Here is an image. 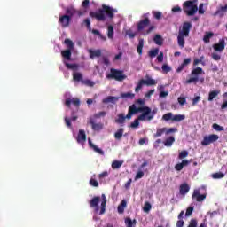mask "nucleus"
I'll return each instance as SVG.
<instances>
[{"label":"nucleus","instance_id":"f257e3e1","mask_svg":"<svg viewBox=\"0 0 227 227\" xmlns=\"http://www.w3.org/2000/svg\"><path fill=\"white\" fill-rule=\"evenodd\" d=\"M116 9L112 8L109 5L103 4L102 8L97 12H90V17L98 20L99 22H104L106 20V15L109 19H114V13H116Z\"/></svg>","mask_w":227,"mask_h":227},{"label":"nucleus","instance_id":"f03ea898","mask_svg":"<svg viewBox=\"0 0 227 227\" xmlns=\"http://www.w3.org/2000/svg\"><path fill=\"white\" fill-rule=\"evenodd\" d=\"M191 29H192V24L189 21L184 22L182 27L179 29L177 43L181 49L185 47V38H188Z\"/></svg>","mask_w":227,"mask_h":227},{"label":"nucleus","instance_id":"7ed1b4c3","mask_svg":"<svg viewBox=\"0 0 227 227\" xmlns=\"http://www.w3.org/2000/svg\"><path fill=\"white\" fill-rule=\"evenodd\" d=\"M148 15H150V13H145L143 14V18L142 20H139V22L137 23V29L139 33H141V31H143L144 29H146V27H148V29L144 30L143 35L145 36H146V35H150V33H152V31L155 30V26L151 25L150 26V18H148Z\"/></svg>","mask_w":227,"mask_h":227},{"label":"nucleus","instance_id":"20e7f679","mask_svg":"<svg viewBox=\"0 0 227 227\" xmlns=\"http://www.w3.org/2000/svg\"><path fill=\"white\" fill-rule=\"evenodd\" d=\"M183 12L187 17H193L198 13V0H188L183 4Z\"/></svg>","mask_w":227,"mask_h":227},{"label":"nucleus","instance_id":"39448f33","mask_svg":"<svg viewBox=\"0 0 227 227\" xmlns=\"http://www.w3.org/2000/svg\"><path fill=\"white\" fill-rule=\"evenodd\" d=\"M205 72L203 71V68L201 67H196L191 72L192 77L188 80H186V84H192L194 82L195 84L200 81V82H204L205 78H200V75H203Z\"/></svg>","mask_w":227,"mask_h":227},{"label":"nucleus","instance_id":"423d86ee","mask_svg":"<svg viewBox=\"0 0 227 227\" xmlns=\"http://www.w3.org/2000/svg\"><path fill=\"white\" fill-rule=\"evenodd\" d=\"M106 79H114V81L121 82V81L127 79V75H125L121 70L111 68L110 73L106 74Z\"/></svg>","mask_w":227,"mask_h":227},{"label":"nucleus","instance_id":"0eeeda50","mask_svg":"<svg viewBox=\"0 0 227 227\" xmlns=\"http://www.w3.org/2000/svg\"><path fill=\"white\" fill-rule=\"evenodd\" d=\"M64 43L67 49L61 51V56L64 59L70 61L72 59V51H74V42L70 39H65Z\"/></svg>","mask_w":227,"mask_h":227},{"label":"nucleus","instance_id":"6e6552de","mask_svg":"<svg viewBox=\"0 0 227 227\" xmlns=\"http://www.w3.org/2000/svg\"><path fill=\"white\" fill-rule=\"evenodd\" d=\"M66 13L67 17H70L72 20L73 17H82L83 15H86V10H77L74 6L67 7Z\"/></svg>","mask_w":227,"mask_h":227},{"label":"nucleus","instance_id":"1a4fd4ad","mask_svg":"<svg viewBox=\"0 0 227 227\" xmlns=\"http://www.w3.org/2000/svg\"><path fill=\"white\" fill-rule=\"evenodd\" d=\"M184 118H185V116L184 114L173 115V113H171V112H168L162 115V120L164 121H171L180 122V121H184Z\"/></svg>","mask_w":227,"mask_h":227},{"label":"nucleus","instance_id":"9d476101","mask_svg":"<svg viewBox=\"0 0 227 227\" xmlns=\"http://www.w3.org/2000/svg\"><path fill=\"white\" fill-rule=\"evenodd\" d=\"M138 111L139 113H142L138 116V120H140V121H145V120H146V118H148L152 114V108L148 106H139Z\"/></svg>","mask_w":227,"mask_h":227},{"label":"nucleus","instance_id":"9b49d317","mask_svg":"<svg viewBox=\"0 0 227 227\" xmlns=\"http://www.w3.org/2000/svg\"><path fill=\"white\" fill-rule=\"evenodd\" d=\"M219 139V136L215 134H211L209 136H205L203 140L201 141L202 146H208V145H212V143H215Z\"/></svg>","mask_w":227,"mask_h":227},{"label":"nucleus","instance_id":"f8f14e48","mask_svg":"<svg viewBox=\"0 0 227 227\" xmlns=\"http://www.w3.org/2000/svg\"><path fill=\"white\" fill-rule=\"evenodd\" d=\"M192 199L195 200V201H197L198 203H201L202 201H205V200H207V193L201 194L200 190H194L192 195Z\"/></svg>","mask_w":227,"mask_h":227},{"label":"nucleus","instance_id":"ddd939ff","mask_svg":"<svg viewBox=\"0 0 227 227\" xmlns=\"http://www.w3.org/2000/svg\"><path fill=\"white\" fill-rule=\"evenodd\" d=\"M98 203H100L99 196L93 197L92 200L89 202L90 208H94V212L96 214H98V210H100V208L98 207Z\"/></svg>","mask_w":227,"mask_h":227},{"label":"nucleus","instance_id":"4468645a","mask_svg":"<svg viewBox=\"0 0 227 227\" xmlns=\"http://www.w3.org/2000/svg\"><path fill=\"white\" fill-rule=\"evenodd\" d=\"M71 20H72L70 19V16L67 14L60 16L59 19V22L62 27H68V26H70Z\"/></svg>","mask_w":227,"mask_h":227},{"label":"nucleus","instance_id":"2eb2a0df","mask_svg":"<svg viewBox=\"0 0 227 227\" xmlns=\"http://www.w3.org/2000/svg\"><path fill=\"white\" fill-rule=\"evenodd\" d=\"M226 47V42L224 39H220L217 43L213 44V49L215 52H223V50Z\"/></svg>","mask_w":227,"mask_h":227},{"label":"nucleus","instance_id":"dca6fc26","mask_svg":"<svg viewBox=\"0 0 227 227\" xmlns=\"http://www.w3.org/2000/svg\"><path fill=\"white\" fill-rule=\"evenodd\" d=\"M227 13V4L225 5H220L219 8L214 13L215 17L223 18Z\"/></svg>","mask_w":227,"mask_h":227},{"label":"nucleus","instance_id":"f3484780","mask_svg":"<svg viewBox=\"0 0 227 227\" xmlns=\"http://www.w3.org/2000/svg\"><path fill=\"white\" fill-rule=\"evenodd\" d=\"M75 106V107H79L81 106V100L79 98H67L65 101V106L67 107H71V106Z\"/></svg>","mask_w":227,"mask_h":227},{"label":"nucleus","instance_id":"a211bd4d","mask_svg":"<svg viewBox=\"0 0 227 227\" xmlns=\"http://www.w3.org/2000/svg\"><path fill=\"white\" fill-rule=\"evenodd\" d=\"M76 141L80 145H84V143H86V132L84 131V129L79 130Z\"/></svg>","mask_w":227,"mask_h":227},{"label":"nucleus","instance_id":"6ab92c4d","mask_svg":"<svg viewBox=\"0 0 227 227\" xmlns=\"http://www.w3.org/2000/svg\"><path fill=\"white\" fill-rule=\"evenodd\" d=\"M189 191H191V186H189L187 183H184L179 186V192L181 196H185Z\"/></svg>","mask_w":227,"mask_h":227},{"label":"nucleus","instance_id":"aec40b11","mask_svg":"<svg viewBox=\"0 0 227 227\" xmlns=\"http://www.w3.org/2000/svg\"><path fill=\"white\" fill-rule=\"evenodd\" d=\"M120 98L114 96H108L102 100L103 104H116Z\"/></svg>","mask_w":227,"mask_h":227},{"label":"nucleus","instance_id":"412c9836","mask_svg":"<svg viewBox=\"0 0 227 227\" xmlns=\"http://www.w3.org/2000/svg\"><path fill=\"white\" fill-rule=\"evenodd\" d=\"M101 198H102V202H101L99 215H103V214H106V207L107 205V199L106 198V194H102Z\"/></svg>","mask_w":227,"mask_h":227},{"label":"nucleus","instance_id":"4be33fe9","mask_svg":"<svg viewBox=\"0 0 227 227\" xmlns=\"http://www.w3.org/2000/svg\"><path fill=\"white\" fill-rule=\"evenodd\" d=\"M190 161L188 160H183L181 163H177L175 166L176 171H182L184 168L189 166Z\"/></svg>","mask_w":227,"mask_h":227},{"label":"nucleus","instance_id":"5701e85b","mask_svg":"<svg viewBox=\"0 0 227 227\" xmlns=\"http://www.w3.org/2000/svg\"><path fill=\"white\" fill-rule=\"evenodd\" d=\"M89 141V145L96 152V153H98L99 155H104V151L100 148H98L93 142H91V138L88 139Z\"/></svg>","mask_w":227,"mask_h":227},{"label":"nucleus","instance_id":"b1692460","mask_svg":"<svg viewBox=\"0 0 227 227\" xmlns=\"http://www.w3.org/2000/svg\"><path fill=\"white\" fill-rule=\"evenodd\" d=\"M191 58L185 59L184 60V62L177 67L176 72L177 74H180V72H182V70H184V68H185V67H187V65H191Z\"/></svg>","mask_w":227,"mask_h":227},{"label":"nucleus","instance_id":"393cba45","mask_svg":"<svg viewBox=\"0 0 227 227\" xmlns=\"http://www.w3.org/2000/svg\"><path fill=\"white\" fill-rule=\"evenodd\" d=\"M220 94L221 90H219L210 91L207 98L208 102H212L214 98H217V96H219Z\"/></svg>","mask_w":227,"mask_h":227},{"label":"nucleus","instance_id":"a878e982","mask_svg":"<svg viewBox=\"0 0 227 227\" xmlns=\"http://www.w3.org/2000/svg\"><path fill=\"white\" fill-rule=\"evenodd\" d=\"M125 208H127V200H123L117 207L118 214H123Z\"/></svg>","mask_w":227,"mask_h":227},{"label":"nucleus","instance_id":"bb28decb","mask_svg":"<svg viewBox=\"0 0 227 227\" xmlns=\"http://www.w3.org/2000/svg\"><path fill=\"white\" fill-rule=\"evenodd\" d=\"M89 53L91 59H93L94 58H100L102 56V51L100 50H89Z\"/></svg>","mask_w":227,"mask_h":227},{"label":"nucleus","instance_id":"cd10ccee","mask_svg":"<svg viewBox=\"0 0 227 227\" xmlns=\"http://www.w3.org/2000/svg\"><path fill=\"white\" fill-rule=\"evenodd\" d=\"M173 143H175V137L171 136L168 137L165 141L163 142L164 146L171 147L173 146Z\"/></svg>","mask_w":227,"mask_h":227},{"label":"nucleus","instance_id":"c85d7f7f","mask_svg":"<svg viewBox=\"0 0 227 227\" xmlns=\"http://www.w3.org/2000/svg\"><path fill=\"white\" fill-rule=\"evenodd\" d=\"M143 47H145V40L139 39L138 45L137 47V52L139 54V56L143 55Z\"/></svg>","mask_w":227,"mask_h":227},{"label":"nucleus","instance_id":"c756f323","mask_svg":"<svg viewBox=\"0 0 227 227\" xmlns=\"http://www.w3.org/2000/svg\"><path fill=\"white\" fill-rule=\"evenodd\" d=\"M90 123L93 130H101V129H103L104 127L102 123H95V121H93V119H90Z\"/></svg>","mask_w":227,"mask_h":227},{"label":"nucleus","instance_id":"7c9ffc66","mask_svg":"<svg viewBox=\"0 0 227 227\" xmlns=\"http://www.w3.org/2000/svg\"><path fill=\"white\" fill-rule=\"evenodd\" d=\"M115 123L118 125H123L125 123V114H119L117 119H115Z\"/></svg>","mask_w":227,"mask_h":227},{"label":"nucleus","instance_id":"2f4dec72","mask_svg":"<svg viewBox=\"0 0 227 227\" xmlns=\"http://www.w3.org/2000/svg\"><path fill=\"white\" fill-rule=\"evenodd\" d=\"M107 36L110 38V40L114 38V27H113V25H109L107 27Z\"/></svg>","mask_w":227,"mask_h":227},{"label":"nucleus","instance_id":"473e14b6","mask_svg":"<svg viewBox=\"0 0 227 227\" xmlns=\"http://www.w3.org/2000/svg\"><path fill=\"white\" fill-rule=\"evenodd\" d=\"M123 166V160H114L112 162V169H120Z\"/></svg>","mask_w":227,"mask_h":227},{"label":"nucleus","instance_id":"72a5a7b5","mask_svg":"<svg viewBox=\"0 0 227 227\" xmlns=\"http://www.w3.org/2000/svg\"><path fill=\"white\" fill-rule=\"evenodd\" d=\"M145 79H141L138 81L136 88H135V92L136 93H139V91H141V90H143V86H145Z\"/></svg>","mask_w":227,"mask_h":227},{"label":"nucleus","instance_id":"f704fd0d","mask_svg":"<svg viewBox=\"0 0 227 227\" xmlns=\"http://www.w3.org/2000/svg\"><path fill=\"white\" fill-rule=\"evenodd\" d=\"M125 224L127 227H136L137 221L136 219L132 220L130 217L125 219Z\"/></svg>","mask_w":227,"mask_h":227},{"label":"nucleus","instance_id":"c9c22d12","mask_svg":"<svg viewBox=\"0 0 227 227\" xmlns=\"http://www.w3.org/2000/svg\"><path fill=\"white\" fill-rule=\"evenodd\" d=\"M64 65L65 67L68 69V70H78L79 69V64H70L68 62H65L64 61Z\"/></svg>","mask_w":227,"mask_h":227},{"label":"nucleus","instance_id":"e433bc0d","mask_svg":"<svg viewBox=\"0 0 227 227\" xmlns=\"http://www.w3.org/2000/svg\"><path fill=\"white\" fill-rule=\"evenodd\" d=\"M123 132H125V129L123 128H120L115 133H114V137L118 141L123 137Z\"/></svg>","mask_w":227,"mask_h":227},{"label":"nucleus","instance_id":"4c0bfd02","mask_svg":"<svg viewBox=\"0 0 227 227\" xmlns=\"http://www.w3.org/2000/svg\"><path fill=\"white\" fill-rule=\"evenodd\" d=\"M212 36H214V33L213 32H206L204 37H203V41L205 43H210V38H212Z\"/></svg>","mask_w":227,"mask_h":227},{"label":"nucleus","instance_id":"58836bf2","mask_svg":"<svg viewBox=\"0 0 227 227\" xmlns=\"http://www.w3.org/2000/svg\"><path fill=\"white\" fill-rule=\"evenodd\" d=\"M73 79L76 82H82V81H84V80H82V74H81V73L73 74Z\"/></svg>","mask_w":227,"mask_h":227},{"label":"nucleus","instance_id":"ea45409f","mask_svg":"<svg viewBox=\"0 0 227 227\" xmlns=\"http://www.w3.org/2000/svg\"><path fill=\"white\" fill-rule=\"evenodd\" d=\"M145 86H155L157 82L148 76H146V80H145Z\"/></svg>","mask_w":227,"mask_h":227},{"label":"nucleus","instance_id":"a19ab883","mask_svg":"<svg viewBox=\"0 0 227 227\" xmlns=\"http://www.w3.org/2000/svg\"><path fill=\"white\" fill-rule=\"evenodd\" d=\"M225 174L223 172H216L212 174V178H214V180H221V178H224Z\"/></svg>","mask_w":227,"mask_h":227},{"label":"nucleus","instance_id":"79ce46f5","mask_svg":"<svg viewBox=\"0 0 227 227\" xmlns=\"http://www.w3.org/2000/svg\"><path fill=\"white\" fill-rule=\"evenodd\" d=\"M163 134H166V128L158 129L153 136L154 137H160Z\"/></svg>","mask_w":227,"mask_h":227},{"label":"nucleus","instance_id":"37998d69","mask_svg":"<svg viewBox=\"0 0 227 227\" xmlns=\"http://www.w3.org/2000/svg\"><path fill=\"white\" fill-rule=\"evenodd\" d=\"M154 43H156V45H162L164 40L162 39V36H160V35H156L153 38Z\"/></svg>","mask_w":227,"mask_h":227},{"label":"nucleus","instance_id":"c03bdc74","mask_svg":"<svg viewBox=\"0 0 227 227\" xmlns=\"http://www.w3.org/2000/svg\"><path fill=\"white\" fill-rule=\"evenodd\" d=\"M129 112L132 114H137V113H139V107H137L136 105H131L129 107Z\"/></svg>","mask_w":227,"mask_h":227},{"label":"nucleus","instance_id":"a18cd8bd","mask_svg":"<svg viewBox=\"0 0 227 227\" xmlns=\"http://www.w3.org/2000/svg\"><path fill=\"white\" fill-rule=\"evenodd\" d=\"M139 121H141V119H139V117H137V119L134 120L133 122L130 123V128L137 129V127H139Z\"/></svg>","mask_w":227,"mask_h":227},{"label":"nucleus","instance_id":"49530a36","mask_svg":"<svg viewBox=\"0 0 227 227\" xmlns=\"http://www.w3.org/2000/svg\"><path fill=\"white\" fill-rule=\"evenodd\" d=\"M212 128L214 129V130H216V132H223L224 130V127L220 126L217 123H214L212 125Z\"/></svg>","mask_w":227,"mask_h":227},{"label":"nucleus","instance_id":"de8ad7c7","mask_svg":"<svg viewBox=\"0 0 227 227\" xmlns=\"http://www.w3.org/2000/svg\"><path fill=\"white\" fill-rule=\"evenodd\" d=\"M159 54V48H155L154 50H151L148 53L149 58H155Z\"/></svg>","mask_w":227,"mask_h":227},{"label":"nucleus","instance_id":"09e8293b","mask_svg":"<svg viewBox=\"0 0 227 227\" xmlns=\"http://www.w3.org/2000/svg\"><path fill=\"white\" fill-rule=\"evenodd\" d=\"M82 84H85V86H90V88H93V86H95V82L91 80H83L82 81Z\"/></svg>","mask_w":227,"mask_h":227},{"label":"nucleus","instance_id":"8fccbe9b","mask_svg":"<svg viewBox=\"0 0 227 227\" xmlns=\"http://www.w3.org/2000/svg\"><path fill=\"white\" fill-rule=\"evenodd\" d=\"M178 129L176 128H166V131H165V134L166 136H168V134H175V132H177Z\"/></svg>","mask_w":227,"mask_h":227},{"label":"nucleus","instance_id":"3c124183","mask_svg":"<svg viewBox=\"0 0 227 227\" xmlns=\"http://www.w3.org/2000/svg\"><path fill=\"white\" fill-rule=\"evenodd\" d=\"M161 70L164 74H168V72L171 70V67H169L168 64H163Z\"/></svg>","mask_w":227,"mask_h":227},{"label":"nucleus","instance_id":"603ef678","mask_svg":"<svg viewBox=\"0 0 227 227\" xmlns=\"http://www.w3.org/2000/svg\"><path fill=\"white\" fill-rule=\"evenodd\" d=\"M121 98H134V94L130 92L121 93Z\"/></svg>","mask_w":227,"mask_h":227},{"label":"nucleus","instance_id":"864d4df0","mask_svg":"<svg viewBox=\"0 0 227 227\" xmlns=\"http://www.w3.org/2000/svg\"><path fill=\"white\" fill-rule=\"evenodd\" d=\"M83 24H85L87 29H89V31H91V21L90 20L89 18L83 20Z\"/></svg>","mask_w":227,"mask_h":227},{"label":"nucleus","instance_id":"5fc2aeb1","mask_svg":"<svg viewBox=\"0 0 227 227\" xmlns=\"http://www.w3.org/2000/svg\"><path fill=\"white\" fill-rule=\"evenodd\" d=\"M187 227H198V220L191 219Z\"/></svg>","mask_w":227,"mask_h":227},{"label":"nucleus","instance_id":"6e6d98bb","mask_svg":"<svg viewBox=\"0 0 227 227\" xmlns=\"http://www.w3.org/2000/svg\"><path fill=\"white\" fill-rule=\"evenodd\" d=\"M185 157H189V152L184 150L179 153L178 159H185Z\"/></svg>","mask_w":227,"mask_h":227},{"label":"nucleus","instance_id":"4d7b16f0","mask_svg":"<svg viewBox=\"0 0 227 227\" xmlns=\"http://www.w3.org/2000/svg\"><path fill=\"white\" fill-rule=\"evenodd\" d=\"M194 211V207H189L186 209L185 216L190 217V215H192V212Z\"/></svg>","mask_w":227,"mask_h":227},{"label":"nucleus","instance_id":"13d9d810","mask_svg":"<svg viewBox=\"0 0 227 227\" xmlns=\"http://www.w3.org/2000/svg\"><path fill=\"white\" fill-rule=\"evenodd\" d=\"M90 185H91L92 187H98V181H97L94 178H91L89 182Z\"/></svg>","mask_w":227,"mask_h":227},{"label":"nucleus","instance_id":"bf43d9fd","mask_svg":"<svg viewBox=\"0 0 227 227\" xmlns=\"http://www.w3.org/2000/svg\"><path fill=\"white\" fill-rule=\"evenodd\" d=\"M150 210H152V204L146 202L144 206V212H150Z\"/></svg>","mask_w":227,"mask_h":227},{"label":"nucleus","instance_id":"052dcab7","mask_svg":"<svg viewBox=\"0 0 227 227\" xmlns=\"http://www.w3.org/2000/svg\"><path fill=\"white\" fill-rule=\"evenodd\" d=\"M153 13L154 19H156L157 20H160V19H162V12H154Z\"/></svg>","mask_w":227,"mask_h":227},{"label":"nucleus","instance_id":"680f3d73","mask_svg":"<svg viewBox=\"0 0 227 227\" xmlns=\"http://www.w3.org/2000/svg\"><path fill=\"white\" fill-rule=\"evenodd\" d=\"M177 100L180 106H184V104L187 103V99L185 98V97H179Z\"/></svg>","mask_w":227,"mask_h":227},{"label":"nucleus","instance_id":"e2e57ef3","mask_svg":"<svg viewBox=\"0 0 227 227\" xmlns=\"http://www.w3.org/2000/svg\"><path fill=\"white\" fill-rule=\"evenodd\" d=\"M173 13H181L182 12V8L180 6H174L172 8Z\"/></svg>","mask_w":227,"mask_h":227},{"label":"nucleus","instance_id":"0e129e2a","mask_svg":"<svg viewBox=\"0 0 227 227\" xmlns=\"http://www.w3.org/2000/svg\"><path fill=\"white\" fill-rule=\"evenodd\" d=\"M211 58H213V59L215 61H220L221 60V55H219L217 53H212Z\"/></svg>","mask_w":227,"mask_h":227},{"label":"nucleus","instance_id":"69168bd1","mask_svg":"<svg viewBox=\"0 0 227 227\" xmlns=\"http://www.w3.org/2000/svg\"><path fill=\"white\" fill-rule=\"evenodd\" d=\"M200 100H201V97L200 96H196L192 102V106H196L198 104V102H200Z\"/></svg>","mask_w":227,"mask_h":227},{"label":"nucleus","instance_id":"338daca9","mask_svg":"<svg viewBox=\"0 0 227 227\" xmlns=\"http://www.w3.org/2000/svg\"><path fill=\"white\" fill-rule=\"evenodd\" d=\"M65 123L68 129H72V121L69 118L65 117Z\"/></svg>","mask_w":227,"mask_h":227},{"label":"nucleus","instance_id":"774afa93","mask_svg":"<svg viewBox=\"0 0 227 227\" xmlns=\"http://www.w3.org/2000/svg\"><path fill=\"white\" fill-rule=\"evenodd\" d=\"M184 224H185V222L184 220H178L176 223V227H184Z\"/></svg>","mask_w":227,"mask_h":227}]
</instances>
